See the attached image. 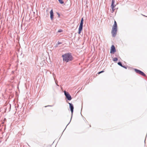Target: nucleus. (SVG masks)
Instances as JSON below:
<instances>
[{"label": "nucleus", "instance_id": "5701e85b", "mask_svg": "<svg viewBox=\"0 0 147 147\" xmlns=\"http://www.w3.org/2000/svg\"><path fill=\"white\" fill-rule=\"evenodd\" d=\"M142 15L143 16H145V17H147V16H145V15Z\"/></svg>", "mask_w": 147, "mask_h": 147}, {"label": "nucleus", "instance_id": "7ed1b4c3", "mask_svg": "<svg viewBox=\"0 0 147 147\" xmlns=\"http://www.w3.org/2000/svg\"><path fill=\"white\" fill-rule=\"evenodd\" d=\"M117 31V27L113 26L111 31V33L113 37H114L116 36Z\"/></svg>", "mask_w": 147, "mask_h": 147}, {"label": "nucleus", "instance_id": "412c9836", "mask_svg": "<svg viewBox=\"0 0 147 147\" xmlns=\"http://www.w3.org/2000/svg\"><path fill=\"white\" fill-rule=\"evenodd\" d=\"M57 13V14H58V16L59 17H60V14L59 13Z\"/></svg>", "mask_w": 147, "mask_h": 147}, {"label": "nucleus", "instance_id": "4be33fe9", "mask_svg": "<svg viewBox=\"0 0 147 147\" xmlns=\"http://www.w3.org/2000/svg\"><path fill=\"white\" fill-rule=\"evenodd\" d=\"M53 76L54 78V77H55V74H53Z\"/></svg>", "mask_w": 147, "mask_h": 147}, {"label": "nucleus", "instance_id": "2eb2a0df", "mask_svg": "<svg viewBox=\"0 0 147 147\" xmlns=\"http://www.w3.org/2000/svg\"><path fill=\"white\" fill-rule=\"evenodd\" d=\"M62 32V30L61 29H59L58 31V32Z\"/></svg>", "mask_w": 147, "mask_h": 147}, {"label": "nucleus", "instance_id": "1a4fd4ad", "mask_svg": "<svg viewBox=\"0 0 147 147\" xmlns=\"http://www.w3.org/2000/svg\"><path fill=\"white\" fill-rule=\"evenodd\" d=\"M83 22H80V24L79 28H83Z\"/></svg>", "mask_w": 147, "mask_h": 147}, {"label": "nucleus", "instance_id": "423d86ee", "mask_svg": "<svg viewBox=\"0 0 147 147\" xmlns=\"http://www.w3.org/2000/svg\"><path fill=\"white\" fill-rule=\"evenodd\" d=\"M116 52V49L114 45H112L111 48L110 53L111 54H114Z\"/></svg>", "mask_w": 147, "mask_h": 147}, {"label": "nucleus", "instance_id": "aec40b11", "mask_svg": "<svg viewBox=\"0 0 147 147\" xmlns=\"http://www.w3.org/2000/svg\"><path fill=\"white\" fill-rule=\"evenodd\" d=\"M81 22H83V18H82L81 20Z\"/></svg>", "mask_w": 147, "mask_h": 147}, {"label": "nucleus", "instance_id": "f257e3e1", "mask_svg": "<svg viewBox=\"0 0 147 147\" xmlns=\"http://www.w3.org/2000/svg\"><path fill=\"white\" fill-rule=\"evenodd\" d=\"M64 61L68 62L73 60V57L71 53H66L62 56Z\"/></svg>", "mask_w": 147, "mask_h": 147}, {"label": "nucleus", "instance_id": "a211bd4d", "mask_svg": "<svg viewBox=\"0 0 147 147\" xmlns=\"http://www.w3.org/2000/svg\"><path fill=\"white\" fill-rule=\"evenodd\" d=\"M52 106H51V105H47V106H45V107H52Z\"/></svg>", "mask_w": 147, "mask_h": 147}, {"label": "nucleus", "instance_id": "f03ea898", "mask_svg": "<svg viewBox=\"0 0 147 147\" xmlns=\"http://www.w3.org/2000/svg\"><path fill=\"white\" fill-rule=\"evenodd\" d=\"M68 103L69 104V109L71 111V117L70 121L69 122V123H68V124L66 126H67L70 123V122L71 121V119L72 118V116H73V111H74V106H73V104H71V103Z\"/></svg>", "mask_w": 147, "mask_h": 147}, {"label": "nucleus", "instance_id": "6e6552de", "mask_svg": "<svg viewBox=\"0 0 147 147\" xmlns=\"http://www.w3.org/2000/svg\"><path fill=\"white\" fill-rule=\"evenodd\" d=\"M50 18L51 20H52L53 18V9L51 10L50 12Z\"/></svg>", "mask_w": 147, "mask_h": 147}, {"label": "nucleus", "instance_id": "dca6fc26", "mask_svg": "<svg viewBox=\"0 0 147 147\" xmlns=\"http://www.w3.org/2000/svg\"><path fill=\"white\" fill-rule=\"evenodd\" d=\"M104 72V71H100V72H98V74H100L101 73H102V72Z\"/></svg>", "mask_w": 147, "mask_h": 147}, {"label": "nucleus", "instance_id": "20e7f679", "mask_svg": "<svg viewBox=\"0 0 147 147\" xmlns=\"http://www.w3.org/2000/svg\"><path fill=\"white\" fill-rule=\"evenodd\" d=\"M134 70L136 73L145 77L146 76V75L142 71L138 69H134Z\"/></svg>", "mask_w": 147, "mask_h": 147}, {"label": "nucleus", "instance_id": "ddd939ff", "mask_svg": "<svg viewBox=\"0 0 147 147\" xmlns=\"http://www.w3.org/2000/svg\"><path fill=\"white\" fill-rule=\"evenodd\" d=\"M118 64L120 66H121L122 67V64L121 63V62H119L118 63Z\"/></svg>", "mask_w": 147, "mask_h": 147}, {"label": "nucleus", "instance_id": "9d476101", "mask_svg": "<svg viewBox=\"0 0 147 147\" xmlns=\"http://www.w3.org/2000/svg\"><path fill=\"white\" fill-rule=\"evenodd\" d=\"M82 30V28H79L78 32V34H80L81 31Z\"/></svg>", "mask_w": 147, "mask_h": 147}, {"label": "nucleus", "instance_id": "6ab92c4d", "mask_svg": "<svg viewBox=\"0 0 147 147\" xmlns=\"http://www.w3.org/2000/svg\"><path fill=\"white\" fill-rule=\"evenodd\" d=\"M62 43L61 42H58L57 44L59 45V44H61Z\"/></svg>", "mask_w": 147, "mask_h": 147}, {"label": "nucleus", "instance_id": "39448f33", "mask_svg": "<svg viewBox=\"0 0 147 147\" xmlns=\"http://www.w3.org/2000/svg\"><path fill=\"white\" fill-rule=\"evenodd\" d=\"M64 94L68 100H70L71 99V97L69 93L65 90L64 91Z\"/></svg>", "mask_w": 147, "mask_h": 147}, {"label": "nucleus", "instance_id": "0eeeda50", "mask_svg": "<svg viewBox=\"0 0 147 147\" xmlns=\"http://www.w3.org/2000/svg\"><path fill=\"white\" fill-rule=\"evenodd\" d=\"M115 3V1L114 0H112V2H111V7L112 9V13H113L114 12V11L115 9H114V8L115 7V5H114V4Z\"/></svg>", "mask_w": 147, "mask_h": 147}, {"label": "nucleus", "instance_id": "9b49d317", "mask_svg": "<svg viewBox=\"0 0 147 147\" xmlns=\"http://www.w3.org/2000/svg\"><path fill=\"white\" fill-rule=\"evenodd\" d=\"M113 26L117 27V23L116 21L115 20V21H114V25Z\"/></svg>", "mask_w": 147, "mask_h": 147}, {"label": "nucleus", "instance_id": "f8f14e48", "mask_svg": "<svg viewBox=\"0 0 147 147\" xmlns=\"http://www.w3.org/2000/svg\"><path fill=\"white\" fill-rule=\"evenodd\" d=\"M58 1H59V3L61 4H63L64 3V2L62 0H58Z\"/></svg>", "mask_w": 147, "mask_h": 147}, {"label": "nucleus", "instance_id": "4468645a", "mask_svg": "<svg viewBox=\"0 0 147 147\" xmlns=\"http://www.w3.org/2000/svg\"><path fill=\"white\" fill-rule=\"evenodd\" d=\"M118 60V59L117 57H115L113 59V60L114 61H117Z\"/></svg>", "mask_w": 147, "mask_h": 147}, {"label": "nucleus", "instance_id": "f3484780", "mask_svg": "<svg viewBox=\"0 0 147 147\" xmlns=\"http://www.w3.org/2000/svg\"><path fill=\"white\" fill-rule=\"evenodd\" d=\"M121 67H123L125 69H127V68L126 67H125V66H123V65Z\"/></svg>", "mask_w": 147, "mask_h": 147}]
</instances>
